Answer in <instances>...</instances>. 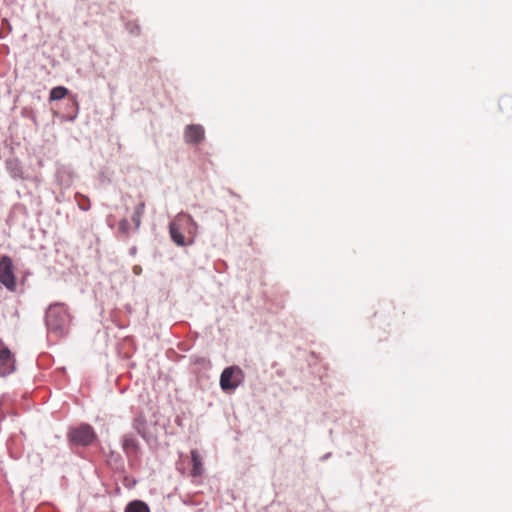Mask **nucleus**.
<instances>
[{"mask_svg":"<svg viewBox=\"0 0 512 512\" xmlns=\"http://www.w3.org/2000/svg\"><path fill=\"white\" fill-rule=\"evenodd\" d=\"M197 224L186 213H179L169 225L171 239L178 246L190 245L194 241Z\"/></svg>","mask_w":512,"mask_h":512,"instance_id":"f257e3e1","label":"nucleus"},{"mask_svg":"<svg viewBox=\"0 0 512 512\" xmlns=\"http://www.w3.org/2000/svg\"><path fill=\"white\" fill-rule=\"evenodd\" d=\"M45 323L49 331L57 334L67 332L70 315L68 309L63 303H55L48 307L45 316Z\"/></svg>","mask_w":512,"mask_h":512,"instance_id":"f03ea898","label":"nucleus"},{"mask_svg":"<svg viewBox=\"0 0 512 512\" xmlns=\"http://www.w3.org/2000/svg\"><path fill=\"white\" fill-rule=\"evenodd\" d=\"M244 381V372L238 366L225 368L220 376V387L223 391L235 390Z\"/></svg>","mask_w":512,"mask_h":512,"instance_id":"7ed1b4c3","label":"nucleus"},{"mask_svg":"<svg viewBox=\"0 0 512 512\" xmlns=\"http://www.w3.org/2000/svg\"><path fill=\"white\" fill-rule=\"evenodd\" d=\"M96 438L93 428L88 424H81L73 428L69 432V439L71 442L81 446L90 445Z\"/></svg>","mask_w":512,"mask_h":512,"instance_id":"20e7f679","label":"nucleus"},{"mask_svg":"<svg viewBox=\"0 0 512 512\" xmlns=\"http://www.w3.org/2000/svg\"><path fill=\"white\" fill-rule=\"evenodd\" d=\"M13 270L11 258L3 256L0 259V283L12 292L16 290V279Z\"/></svg>","mask_w":512,"mask_h":512,"instance_id":"39448f33","label":"nucleus"},{"mask_svg":"<svg viewBox=\"0 0 512 512\" xmlns=\"http://www.w3.org/2000/svg\"><path fill=\"white\" fill-rule=\"evenodd\" d=\"M15 371V358L7 347L0 348V377L7 376Z\"/></svg>","mask_w":512,"mask_h":512,"instance_id":"423d86ee","label":"nucleus"},{"mask_svg":"<svg viewBox=\"0 0 512 512\" xmlns=\"http://www.w3.org/2000/svg\"><path fill=\"white\" fill-rule=\"evenodd\" d=\"M185 141L191 144H197L204 138V129L200 125H188L184 133Z\"/></svg>","mask_w":512,"mask_h":512,"instance_id":"0eeeda50","label":"nucleus"},{"mask_svg":"<svg viewBox=\"0 0 512 512\" xmlns=\"http://www.w3.org/2000/svg\"><path fill=\"white\" fill-rule=\"evenodd\" d=\"M122 447L128 457L137 456L140 450L139 442L133 434H125Z\"/></svg>","mask_w":512,"mask_h":512,"instance_id":"6e6552de","label":"nucleus"},{"mask_svg":"<svg viewBox=\"0 0 512 512\" xmlns=\"http://www.w3.org/2000/svg\"><path fill=\"white\" fill-rule=\"evenodd\" d=\"M190 454H191V462H192L191 476L192 477H200L204 473V465H203L202 457L200 456V454L197 450H192Z\"/></svg>","mask_w":512,"mask_h":512,"instance_id":"1a4fd4ad","label":"nucleus"},{"mask_svg":"<svg viewBox=\"0 0 512 512\" xmlns=\"http://www.w3.org/2000/svg\"><path fill=\"white\" fill-rule=\"evenodd\" d=\"M144 211H145V202L144 201H140L137 206L135 207V210L133 212V215H132V221L135 225V229H139L140 225H141V218L144 214Z\"/></svg>","mask_w":512,"mask_h":512,"instance_id":"9d476101","label":"nucleus"},{"mask_svg":"<svg viewBox=\"0 0 512 512\" xmlns=\"http://www.w3.org/2000/svg\"><path fill=\"white\" fill-rule=\"evenodd\" d=\"M125 512H150V510L146 503L135 500L127 505Z\"/></svg>","mask_w":512,"mask_h":512,"instance_id":"9b49d317","label":"nucleus"},{"mask_svg":"<svg viewBox=\"0 0 512 512\" xmlns=\"http://www.w3.org/2000/svg\"><path fill=\"white\" fill-rule=\"evenodd\" d=\"M68 93V90L67 88L63 87V86H57V87H54L51 91H50V100H60V99H63Z\"/></svg>","mask_w":512,"mask_h":512,"instance_id":"f8f14e48","label":"nucleus"},{"mask_svg":"<svg viewBox=\"0 0 512 512\" xmlns=\"http://www.w3.org/2000/svg\"><path fill=\"white\" fill-rule=\"evenodd\" d=\"M500 108L508 109L512 108V98L510 96H504L500 99Z\"/></svg>","mask_w":512,"mask_h":512,"instance_id":"ddd939ff","label":"nucleus"},{"mask_svg":"<svg viewBox=\"0 0 512 512\" xmlns=\"http://www.w3.org/2000/svg\"><path fill=\"white\" fill-rule=\"evenodd\" d=\"M129 229H130V224H129L128 220L127 219H122L119 222V230L122 233L127 234L129 232Z\"/></svg>","mask_w":512,"mask_h":512,"instance_id":"4468645a","label":"nucleus"},{"mask_svg":"<svg viewBox=\"0 0 512 512\" xmlns=\"http://www.w3.org/2000/svg\"><path fill=\"white\" fill-rule=\"evenodd\" d=\"M79 207L82 209V210H88L90 208V202L88 199H85V202H80L79 203Z\"/></svg>","mask_w":512,"mask_h":512,"instance_id":"2eb2a0df","label":"nucleus"},{"mask_svg":"<svg viewBox=\"0 0 512 512\" xmlns=\"http://www.w3.org/2000/svg\"><path fill=\"white\" fill-rule=\"evenodd\" d=\"M142 269L140 266H134L133 272L135 275H139L141 273Z\"/></svg>","mask_w":512,"mask_h":512,"instance_id":"dca6fc26","label":"nucleus"}]
</instances>
